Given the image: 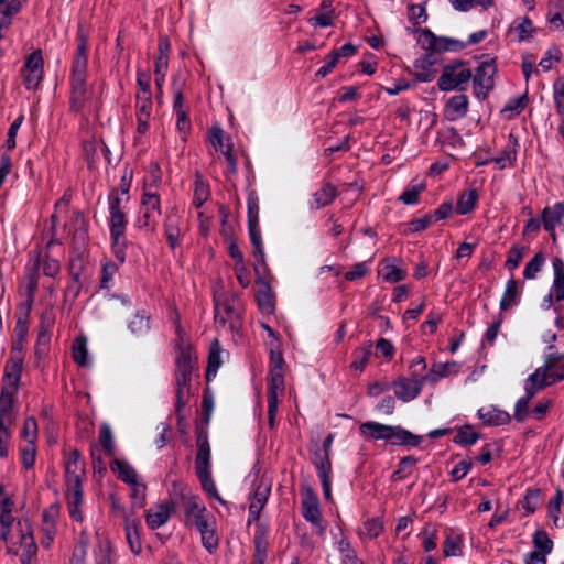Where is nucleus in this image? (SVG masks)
I'll list each match as a JSON object with an SVG mask.
<instances>
[{"mask_svg":"<svg viewBox=\"0 0 564 564\" xmlns=\"http://www.w3.org/2000/svg\"><path fill=\"white\" fill-rule=\"evenodd\" d=\"M88 39L83 31L77 33V48L70 67V109L80 111L88 100Z\"/></svg>","mask_w":564,"mask_h":564,"instance_id":"1","label":"nucleus"},{"mask_svg":"<svg viewBox=\"0 0 564 564\" xmlns=\"http://www.w3.org/2000/svg\"><path fill=\"white\" fill-rule=\"evenodd\" d=\"M414 34L416 35L417 43L426 51L424 56L414 63L415 76L420 82H431L433 79L431 67L437 62L436 54L456 50L459 42L448 37L436 36L429 29H416Z\"/></svg>","mask_w":564,"mask_h":564,"instance_id":"2","label":"nucleus"},{"mask_svg":"<svg viewBox=\"0 0 564 564\" xmlns=\"http://www.w3.org/2000/svg\"><path fill=\"white\" fill-rule=\"evenodd\" d=\"M197 358L189 346L180 347L175 358V388L176 404L175 412L177 424L181 426L185 421L184 409L192 395L191 382L196 369Z\"/></svg>","mask_w":564,"mask_h":564,"instance_id":"3","label":"nucleus"},{"mask_svg":"<svg viewBox=\"0 0 564 564\" xmlns=\"http://www.w3.org/2000/svg\"><path fill=\"white\" fill-rule=\"evenodd\" d=\"M108 227L111 239V248L115 258L123 263L126 261V249L128 246L126 230L128 225L127 213L124 212L123 198L118 191H110L108 194Z\"/></svg>","mask_w":564,"mask_h":564,"instance_id":"4","label":"nucleus"},{"mask_svg":"<svg viewBox=\"0 0 564 564\" xmlns=\"http://www.w3.org/2000/svg\"><path fill=\"white\" fill-rule=\"evenodd\" d=\"M215 323L219 327H227L231 333H239L243 304L237 292L214 293Z\"/></svg>","mask_w":564,"mask_h":564,"instance_id":"5","label":"nucleus"},{"mask_svg":"<svg viewBox=\"0 0 564 564\" xmlns=\"http://www.w3.org/2000/svg\"><path fill=\"white\" fill-rule=\"evenodd\" d=\"M248 209V231L250 242L252 245V254L254 258V270L258 271V267L265 264V253L262 245L261 230L259 226V198L256 193L251 192L247 198Z\"/></svg>","mask_w":564,"mask_h":564,"instance_id":"6","label":"nucleus"},{"mask_svg":"<svg viewBox=\"0 0 564 564\" xmlns=\"http://www.w3.org/2000/svg\"><path fill=\"white\" fill-rule=\"evenodd\" d=\"M473 72L462 61L444 66L442 75L437 80V87L442 91L466 90L469 80L471 79Z\"/></svg>","mask_w":564,"mask_h":564,"instance_id":"7","label":"nucleus"},{"mask_svg":"<svg viewBox=\"0 0 564 564\" xmlns=\"http://www.w3.org/2000/svg\"><path fill=\"white\" fill-rule=\"evenodd\" d=\"M161 216V200L156 191H145L141 197V205L135 226L153 232Z\"/></svg>","mask_w":564,"mask_h":564,"instance_id":"8","label":"nucleus"},{"mask_svg":"<svg viewBox=\"0 0 564 564\" xmlns=\"http://www.w3.org/2000/svg\"><path fill=\"white\" fill-rule=\"evenodd\" d=\"M208 142L216 152H220L227 162V172L236 174L238 162L234 153V142L231 137L224 131L219 124H214L208 130Z\"/></svg>","mask_w":564,"mask_h":564,"instance_id":"9","label":"nucleus"},{"mask_svg":"<svg viewBox=\"0 0 564 564\" xmlns=\"http://www.w3.org/2000/svg\"><path fill=\"white\" fill-rule=\"evenodd\" d=\"M497 66L494 58L482 61L473 74L474 95L479 100H485L495 87Z\"/></svg>","mask_w":564,"mask_h":564,"instance_id":"10","label":"nucleus"},{"mask_svg":"<svg viewBox=\"0 0 564 564\" xmlns=\"http://www.w3.org/2000/svg\"><path fill=\"white\" fill-rule=\"evenodd\" d=\"M21 76L28 90H36L40 87L44 77V61L41 50H35L25 57Z\"/></svg>","mask_w":564,"mask_h":564,"instance_id":"11","label":"nucleus"},{"mask_svg":"<svg viewBox=\"0 0 564 564\" xmlns=\"http://www.w3.org/2000/svg\"><path fill=\"white\" fill-rule=\"evenodd\" d=\"M186 230V224L176 209H171L165 214L163 231L166 242L172 250L181 246Z\"/></svg>","mask_w":564,"mask_h":564,"instance_id":"12","label":"nucleus"},{"mask_svg":"<svg viewBox=\"0 0 564 564\" xmlns=\"http://www.w3.org/2000/svg\"><path fill=\"white\" fill-rule=\"evenodd\" d=\"M284 393V375L283 373H269L267 381V397H268V421L271 429L275 424V414L279 408L280 399Z\"/></svg>","mask_w":564,"mask_h":564,"instance_id":"13","label":"nucleus"},{"mask_svg":"<svg viewBox=\"0 0 564 564\" xmlns=\"http://www.w3.org/2000/svg\"><path fill=\"white\" fill-rule=\"evenodd\" d=\"M53 247L61 248V243L54 239H51L44 249L30 252L29 261L26 264H33L39 258V269L42 268L44 275L55 278L61 272V262L59 259L50 253V249Z\"/></svg>","mask_w":564,"mask_h":564,"instance_id":"14","label":"nucleus"},{"mask_svg":"<svg viewBox=\"0 0 564 564\" xmlns=\"http://www.w3.org/2000/svg\"><path fill=\"white\" fill-rule=\"evenodd\" d=\"M426 380L427 377L420 376H412L411 379L399 378L393 382L394 394L403 402L412 401L420 395Z\"/></svg>","mask_w":564,"mask_h":564,"instance_id":"15","label":"nucleus"},{"mask_svg":"<svg viewBox=\"0 0 564 564\" xmlns=\"http://www.w3.org/2000/svg\"><path fill=\"white\" fill-rule=\"evenodd\" d=\"M302 516L311 522L319 533L324 532L322 525V513L316 494L311 488H305L302 494Z\"/></svg>","mask_w":564,"mask_h":564,"instance_id":"16","label":"nucleus"},{"mask_svg":"<svg viewBox=\"0 0 564 564\" xmlns=\"http://www.w3.org/2000/svg\"><path fill=\"white\" fill-rule=\"evenodd\" d=\"M21 377L3 373L0 391V410L13 411L17 393L20 389Z\"/></svg>","mask_w":564,"mask_h":564,"instance_id":"17","label":"nucleus"},{"mask_svg":"<svg viewBox=\"0 0 564 564\" xmlns=\"http://www.w3.org/2000/svg\"><path fill=\"white\" fill-rule=\"evenodd\" d=\"M39 261L40 260L37 258L33 264H26L25 265V281H26L25 296H26V301L19 305V310H26V311H31L32 310V306H33V303H34V299H35V294H36L37 286H39V278H40Z\"/></svg>","mask_w":564,"mask_h":564,"instance_id":"18","label":"nucleus"},{"mask_svg":"<svg viewBox=\"0 0 564 564\" xmlns=\"http://www.w3.org/2000/svg\"><path fill=\"white\" fill-rule=\"evenodd\" d=\"M196 476L212 474L210 446L206 434L197 436V453L195 457Z\"/></svg>","mask_w":564,"mask_h":564,"instance_id":"19","label":"nucleus"},{"mask_svg":"<svg viewBox=\"0 0 564 564\" xmlns=\"http://www.w3.org/2000/svg\"><path fill=\"white\" fill-rule=\"evenodd\" d=\"M519 149L518 139L510 133L506 145L501 149L497 156L488 162H494L499 170L514 166L517 162V153Z\"/></svg>","mask_w":564,"mask_h":564,"instance_id":"20","label":"nucleus"},{"mask_svg":"<svg viewBox=\"0 0 564 564\" xmlns=\"http://www.w3.org/2000/svg\"><path fill=\"white\" fill-rule=\"evenodd\" d=\"M152 107V96H135V117L138 122L137 132L139 134H145L150 129Z\"/></svg>","mask_w":564,"mask_h":564,"instance_id":"21","label":"nucleus"},{"mask_svg":"<svg viewBox=\"0 0 564 564\" xmlns=\"http://www.w3.org/2000/svg\"><path fill=\"white\" fill-rule=\"evenodd\" d=\"M550 372L546 370L545 366H541L534 370L524 381V391L530 393V395L535 397V394L554 384Z\"/></svg>","mask_w":564,"mask_h":564,"instance_id":"22","label":"nucleus"},{"mask_svg":"<svg viewBox=\"0 0 564 564\" xmlns=\"http://www.w3.org/2000/svg\"><path fill=\"white\" fill-rule=\"evenodd\" d=\"M173 509V503L167 501L151 507L145 514L147 525L151 530L164 525L169 521Z\"/></svg>","mask_w":564,"mask_h":564,"instance_id":"23","label":"nucleus"},{"mask_svg":"<svg viewBox=\"0 0 564 564\" xmlns=\"http://www.w3.org/2000/svg\"><path fill=\"white\" fill-rule=\"evenodd\" d=\"M66 501L69 517L73 521L83 522L84 512L82 510L84 503L83 486L66 487Z\"/></svg>","mask_w":564,"mask_h":564,"instance_id":"24","label":"nucleus"},{"mask_svg":"<svg viewBox=\"0 0 564 564\" xmlns=\"http://www.w3.org/2000/svg\"><path fill=\"white\" fill-rule=\"evenodd\" d=\"M564 221V200L547 206L542 212L543 228L549 231L555 240V227Z\"/></svg>","mask_w":564,"mask_h":564,"instance_id":"25","label":"nucleus"},{"mask_svg":"<svg viewBox=\"0 0 564 564\" xmlns=\"http://www.w3.org/2000/svg\"><path fill=\"white\" fill-rule=\"evenodd\" d=\"M536 32L529 17H520L513 20L509 28V34L518 42L531 41Z\"/></svg>","mask_w":564,"mask_h":564,"instance_id":"26","label":"nucleus"},{"mask_svg":"<svg viewBox=\"0 0 564 564\" xmlns=\"http://www.w3.org/2000/svg\"><path fill=\"white\" fill-rule=\"evenodd\" d=\"M270 487L262 482L254 488L248 511L249 522L257 521L259 519L260 512L268 501Z\"/></svg>","mask_w":564,"mask_h":564,"instance_id":"27","label":"nucleus"},{"mask_svg":"<svg viewBox=\"0 0 564 564\" xmlns=\"http://www.w3.org/2000/svg\"><path fill=\"white\" fill-rule=\"evenodd\" d=\"M478 417L488 426L506 425L511 421L508 412L500 410L494 405L482 406L478 410Z\"/></svg>","mask_w":564,"mask_h":564,"instance_id":"28","label":"nucleus"},{"mask_svg":"<svg viewBox=\"0 0 564 564\" xmlns=\"http://www.w3.org/2000/svg\"><path fill=\"white\" fill-rule=\"evenodd\" d=\"M20 547V563L36 564L37 545L29 528L26 531L21 530Z\"/></svg>","mask_w":564,"mask_h":564,"instance_id":"29","label":"nucleus"},{"mask_svg":"<svg viewBox=\"0 0 564 564\" xmlns=\"http://www.w3.org/2000/svg\"><path fill=\"white\" fill-rule=\"evenodd\" d=\"M265 265L267 263L264 264V267ZM261 267H263V264H261ZM259 268L260 265L258 267V269ZM256 273L258 274L257 283L260 286L256 296L258 307L264 314H272L274 312L275 305L271 288L269 283L261 280V278L259 276V270L256 271Z\"/></svg>","mask_w":564,"mask_h":564,"instance_id":"30","label":"nucleus"},{"mask_svg":"<svg viewBox=\"0 0 564 564\" xmlns=\"http://www.w3.org/2000/svg\"><path fill=\"white\" fill-rule=\"evenodd\" d=\"M139 521L130 516L124 517V533L131 552L139 555L142 551V543L139 533Z\"/></svg>","mask_w":564,"mask_h":564,"instance_id":"31","label":"nucleus"},{"mask_svg":"<svg viewBox=\"0 0 564 564\" xmlns=\"http://www.w3.org/2000/svg\"><path fill=\"white\" fill-rule=\"evenodd\" d=\"M468 98L466 95L453 96L445 106V116L448 120L455 121L466 116L468 111Z\"/></svg>","mask_w":564,"mask_h":564,"instance_id":"32","label":"nucleus"},{"mask_svg":"<svg viewBox=\"0 0 564 564\" xmlns=\"http://www.w3.org/2000/svg\"><path fill=\"white\" fill-rule=\"evenodd\" d=\"M13 411L0 410V458L8 455V446L11 437L10 426L13 423Z\"/></svg>","mask_w":564,"mask_h":564,"instance_id":"33","label":"nucleus"},{"mask_svg":"<svg viewBox=\"0 0 564 564\" xmlns=\"http://www.w3.org/2000/svg\"><path fill=\"white\" fill-rule=\"evenodd\" d=\"M422 440L423 436L415 435L399 425H393V431L391 432L389 438L392 445L413 447L419 446Z\"/></svg>","mask_w":564,"mask_h":564,"instance_id":"34","label":"nucleus"},{"mask_svg":"<svg viewBox=\"0 0 564 564\" xmlns=\"http://www.w3.org/2000/svg\"><path fill=\"white\" fill-rule=\"evenodd\" d=\"M362 435L372 440L389 441L393 425H386L375 421L365 422L359 427Z\"/></svg>","mask_w":564,"mask_h":564,"instance_id":"35","label":"nucleus"},{"mask_svg":"<svg viewBox=\"0 0 564 564\" xmlns=\"http://www.w3.org/2000/svg\"><path fill=\"white\" fill-rule=\"evenodd\" d=\"M543 365L550 372L553 381L556 383L564 380V355L560 352H550L545 356Z\"/></svg>","mask_w":564,"mask_h":564,"instance_id":"36","label":"nucleus"},{"mask_svg":"<svg viewBox=\"0 0 564 564\" xmlns=\"http://www.w3.org/2000/svg\"><path fill=\"white\" fill-rule=\"evenodd\" d=\"M110 469L117 475V478L128 485L139 480L135 469L126 460L115 458L110 463Z\"/></svg>","mask_w":564,"mask_h":564,"instance_id":"37","label":"nucleus"},{"mask_svg":"<svg viewBox=\"0 0 564 564\" xmlns=\"http://www.w3.org/2000/svg\"><path fill=\"white\" fill-rule=\"evenodd\" d=\"M552 265L554 280L551 292L554 294L556 301H564V262L560 258H554Z\"/></svg>","mask_w":564,"mask_h":564,"instance_id":"38","label":"nucleus"},{"mask_svg":"<svg viewBox=\"0 0 564 564\" xmlns=\"http://www.w3.org/2000/svg\"><path fill=\"white\" fill-rule=\"evenodd\" d=\"M463 536L449 530L443 542V555L445 557L460 556L463 554Z\"/></svg>","mask_w":564,"mask_h":564,"instance_id":"39","label":"nucleus"},{"mask_svg":"<svg viewBox=\"0 0 564 564\" xmlns=\"http://www.w3.org/2000/svg\"><path fill=\"white\" fill-rule=\"evenodd\" d=\"M479 199V194L476 188H468L459 194L455 207L458 215H466L470 213Z\"/></svg>","mask_w":564,"mask_h":564,"instance_id":"40","label":"nucleus"},{"mask_svg":"<svg viewBox=\"0 0 564 564\" xmlns=\"http://www.w3.org/2000/svg\"><path fill=\"white\" fill-rule=\"evenodd\" d=\"M209 196L210 188L208 182L199 172H196L193 191V205L196 208H200L203 204L208 200Z\"/></svg>","mask_w":564,"mask_h":564,"instance_id":"41","label":"nucleus"},{"mask_svg":"<svg viewBox=\"0 0 564 564\" xmlns=\"http://www.w3.org/2000/svg\"><path fill=\"white\" fill-rule=\"evenodd\" d=\"M528 102H529L528 91L523 93L522 95H520L518 97L510 98L506 102L503 108L501 109V115L506 119H509V120L513 119L514 117L520 115L525 109V107L528 106Z\"/></svg>","mask_w":564,"mask_h":564,"instance_id":"42","label":"nucleus"},{"mask_svg":"<svg viewBox=\"0 0 564 564\" xmlns=\"http://www.w3.org/2000/svg\"><path fill=\"white\" fill-rule=\"evenodd\" d=\"M372 355V344L370 341H366L361 347L356 349L352 354V361L350 364V369L360 373L366 368L367 364L370 360Z\"/></svg>","mask_w":564,"mask_h":564,"instance_id":"43","label":"nucleus"},{"mask_svg":"<svg viewBox=\"0 0 564 564\" xmlns=\"http://www.w3.org/2000/svg\"><path fill=\"white\" fill-rule=\"evenodd\" d=\"M85 475L84 463H65V484L66 487L83 486Z\"/></svg>","mask_w":564,"mask_h":564,"instance_id":"44","label":"nucleus"},{"mask_svg":"<svg viewBox=\"0 0 564 564\" xmlns=\"http://www.w3.org/2000/svg\"><path fill=\"white\" fill-rule=\"evenodd\" d=\"M520 293L518 289V282L511 278L507 281L503 294L500 299L499 307L501 311H507L511 306L516 305L519 301Z\"/></svg>","mask_w":564,"mask_h":564,"instance_id":"45","label":"nucleus"},{"mask_svg":"<svg viewBox=\"0 0 564 564\" xmlns=\"http://www.w3.org/2000/svg\"><path fill=\"white\" fill-rule=\"evenodd\" d=\"M338 552L343 564H365L357 555L356 550L346 536H341L338 541Z\"/></svg>","mask_w":564,"mask_h":564,"instance_id":"46","label":"nucleus"},{"mask_svg":"<svg viewBox=\"0 0 564 564\" xmlns=\"http://www.w3.org/2000/svg\"><path fill=\"white\" fill-rule=\"evenodd\" d=\"M383 531V522L380 518H370L367 519L360 530L358 531V535L361 540L364 539H376Z\"/></svg>","mask_w":564,"mask_h":564,"instance_id":"47","label":"nucleus"},{"mask_svg":"<svg viewBox=\"0 0 564 564\" xmlns=\"http://www.w3.org/2000/svg\"><path fill=\"white\" fill-rule=\"evenodd\" d=\"M313 464L317 469L319 479L332 477V463L328 453L316 451L314 454Z\"/></svg>","mask_w":564,"mask_h":564,"instance_id":"48","label":"nucleus"},{"mask_svg":"<svg viewBox=\"0 0 564 564\" xmlns=\"http://www.w3.org/2000/svg\"><path fill=\"white\" fill-rule=\"evenodd\" d=\"M128 327L131 333L135 335H143L150 329V316L145 313V311H139L129 322Z\"/></svg>","mask_w":564,"mask_h":564,"instance_id":"49","label":"nucleus"},{"mask_svg":"<svg viewBox=\"0 0 564 564\" xmlns=\"http://www.w3.org/2000/svg\"><path fill=\"white\" fill-rule=\"evenodd\" d=\"M220 352H221L220 346H219L218 341L215 340L210 346V350H209V355H208V366H207V370H206V379L208 381L213 377L216 376L217 370L221 365Z\"/></svg>","mask_w":564,"mask_h":564,"instance_id":"50","label":"nucleus"},{"mask_svg":"<svg viewBox=\"0 0 564 564\" xmlns=\"http://www.w3.org/2000/svg\"><path fill=\"white\" fill-rule=\"evenodd\" d=\"M534 550L539 553L547 555L553 550V541L544 530H536L532 538Z\"/></svg>","mask_w":564,"mask_h":564,"instance_id":"51","label":"nucleus"},{"mask_svg":"<svg viewBox=\"0 0 564 564\" xmlns=\"http://www.w3.org/2000/svg\"><path fill=\"white\" fill-rule=\"evenodd\" d=\"M380 276L388 283H397L406 276V272L391 263H383L379 271Z\"/></svg>","mask_w":564,"mask_h":564,"instance_id":"52","label":"nucleus"},{"mask_svg":"<svg viewBox=\"0 0 564 564\" xmlns=\"http://www.w3.org/2000/svg\"><path fill=\"white\" fill-rule=\"evenodd\" d=\"M336 195V187L332 184H325L314 193V202L317 207H324L329 205L335 199Z\"/></svg>","mask_w":564,"mask_h":564,"instance_id":"53","label":"nucleus"},{"mask_svg":"<svg viewBox=\"0 0 564 564\" xmlns=\"http://www.w3.org/2000/svg\"><path fill=\"white\" fill-rule=\"evenodd\" d=\"M185 507V517L187 523H192L199 516H204L207 509L204 506L198 505L197 499L195 497H188L184 499Z\"/></svg>","mask_w":564,"mask_h":564,"instance_id":"54","label":"nucleus"},{"mask_svg":"<svg viewBox=\"0 0 564 564\" xmlns=\"http://www.w3.org/2000/svg\"><path fill=\"white\" fill-rule=\"evenodd\" d=\"M21 312L17 315V322L14 326V336L20 341H26L29 334V318L30 312L26 310H20Z\"/></svg>","mask_w":564,"mask_h":564,"instance_id":"55","label":"nucleus"},{"mask_svg":"<svg viewBox=\"0 0 564 564\" xmlns=\"http://www.w3.org/2000/svg\"><path fill=\"white\" fill-rule=\"evenodd\" d=\"M457 372V362H438L434 364L431 368V380L437 381L441 378L448 377Z\"/></svg>","mask_w":564,"mask_h":564,"instance_id":"56","label":"nucleus"},{"mask_svg":"<svg viewBox=\"0 0 564 564\" xmlns=\"http://www.w3.org/2000/svg\"><path fill=\"white\" fill-rule=\"evenodd\" d=\"M73 359L78 366L88 365L87 340L85 337H77L73 344Z\"/></svg>","mask_w":564,"mask_h":564,"instance_id":"57","label":"nucleus"},{"mask_svg":"<svg viewBox=\"0 0 564 564\" xmlns=\"http://www.w3.org/2000/svg\"><path fill=\"white\" fill-rule=\"evenodd\" d=\"M545 261V257L542 252H538L534 257L525 264L523 270V276L528 280H532L541 271Z\"/></svg>","mask_w":564,"mask_h":564,"instance_id":"58","label":"nucleus"},{"mask_svg":"<svg viewBox=\"0 0 564 564\" xmlns=\"http://www.w3.org/2000/svg\"><path fill=\"white\" fill-rule=\"evenodd\" d=\"M39 436L37 422L34 416H29L23 422L22 437L30 444H35Z\"/></svg>","mask_w":564,"mask_h":564,"instance_id":"59","label":"nucleus"},{"mask_svg":"<svg viewBox=\"0 0 564 564\" xmlns=\"http://www.w3.org/2000/svg\"><path fill=\"white\" fill-rule=\"evenodd\" d=\"M417 463V458L414 456H405L403 457L398 465V469L392 474V478L394 480H402L410 476L411 471L409 470Z\"/></svg>","mask_w":564,"mask_h":564,"instance_id":"60","label":"nucleus"},{"mask_svg":"<svg viewBox=\"0 0 564 564\" xmlns=\"http://www.w3.org/2000/svg\"><path fill=\"white\" fill-rule=\"evenodd\" d=\"M563 503V494L560 489L556 490L554 497L549 501L547 513L553 523L558 527L560 512Z\"/></svg>","mask_w":564,"mask_h":564,"instance_id":"61","label":"nucleus"},{"mask_svg":"<svg viewBox=\"0 0 564 564\" xmlns=\"http://www.w3.org/2000/svg\"><path fill=\"white\" fill-rule=\"evenodd\" d=\"M540 498L539 489H528L523 499L521 500V507L525 510V514H532L538 507Z\"/></svg>","mask_w":564,"mask_h":564,"instance_id":"62","label":"nucleus"},{"mask_svg":"<svg viewBox=\"0 0 564 564\" xmlns=\"http://www.w3.org/2000/svg\"><path fill=\"white\" fill-rule=\"evenodd\" d=\"M408 19L413 25H420L427 20L426 9L423 4H410L408 7Z\"/></svg>","mask_w":564,"mask_h":564,"instance_id":"63","label":"nucleus"},{"mask_svg":"<svg viewBox=\"0 0 564 564\" xmlns=\"http://www.w3.org/2000/svg\"><path fill=\"white\" fill-rule=\"evenodd\" d=\"M478 438L479 435L470 426H465L457 432L454 442L467 446L475 444Z\"/></svg>","mask_w":564,"mask_h":564,"instance_id":"64","label":"nucleus"}]
</instances>
